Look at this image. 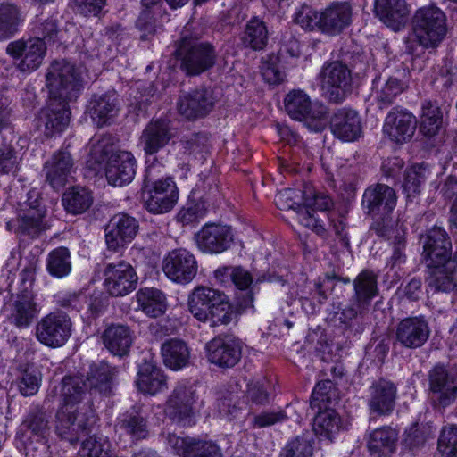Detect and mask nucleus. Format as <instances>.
Listing matches in <instances>:
<instances>
[{
    "mask_svg": "<svg viewBox=\"0 0 457 457\" xmlns=\"http://www.w3.org/2000/svg\"><path fill=\"white\" fill-rule=\"evenodd\" d=\"M105 348L113 355L123 357L129 354L134 341V334L127 325L111 324L101 336Z\"/></svg>",
    "mask_w": 457,
    "mask_h": 457,
    "instance_id": "f704fd0d",
    "label": "nucleus"
},
{
    "mask_svg": "<svg viewBox=\"0 0 457 457\" xmlns=\"http://www.w3.org/2000/svg\"><path fill=\"white\" fill-rule=\"evenodd\" d=\"M49 97L64 102L77 98L83 88V69L64 59L50 64L46 75Z\"/></svg>",
    "mask_w": 457,
    "mask_h": 457,
    "instance_id": "39448f33",
    "label": "nucleus"
},
{
    "mask_svg": "<svg viewBox=\"0 0 457 457\" xmlns=\"http://www.w3.org/2000/svg\"><path fill=\"white\" fill-rule=\"evenodd\" d=\"M112 445L108 437L90 436L79 449L77 457H112Z\"/></svg>",
    "mask_w": 457,
    "mask_h": 457,
    "instance_id": "864d4df0",
    "label": "nucleus"
},
{
    "mask_svg": "<svg viewBox=\"0 0 457 457\" xmlns=\"http://www.w3.org/2000/svg\"><path fill=\"white\" fill-rule=\"evenodd\" d=\"M428 393L431 405L445 410L457 400V370L442 363L428 372Z\"/></svg>",
    "mask_w": 457,
    "mask_h": 457,
    "instance_id": "0eeeda50",
    "label": "nucleus"
},
{
    "mask_svg": "<svg viewBox=\"0 0 457 457\" xmlns=\"http://www.w3.org/2000/svg\"><path fill=\"white\" fill-rule=\"evenodd\" d=\"M444 112L436 102L425 101L422 104L420 129L427 137H434L443 127Z\"/></svg>",
    "mask_w": 457,
    "mask_h": 457,
    "instance_id": "49530a36",
    "label": "nucleus"
},
{
    "mask_svg": "<svg viewBox=\"0 0 457 457\" xmlns=\"http://www.w3.org/2000/svg\"><path fill=\"white\" fill-rule=\"evenodd\" d=\"M305 191L286 188L278 192L274 198L275 204L280 210L296 212L299 223L306 228H322L321 218L315 210H309L303 205Z\"/></svg>",
    "mask_w": 457,
    "mask_h": 457,
    "instance_id": "6ab92c4d",
    "label": "nucleus"
},
{
    "mask_svg": "<svg viewBox=\"0 0 457 457\" xmlns=\"http://www.w3.org/2000/svg\"><path fill=\"white\" fill-rule=\"evenodd\" d=\"M397 395L396 386L390 380L379 378L369 387L367 400L370 414L386 416L393 412Z\"/></svg>",
    "mask_w": 457,
    "mask_h": 457,
    "instance_id": "a878e982",
    "label": "nucleus"
},
{
    "mask_svg": "<svg viewBox=\"0 0 457 457\" xmlns=\"http://www.w3.org/2000/svg\"><path fill=\"white\" fill-rule=\"evenodd\" d=\"M197 268L195 256L182 248L170 252L162 263L164 274L170 280L180 284L192 281L197 273Z\"/></svg>",
    "mask_w": 457,
    "mask_h": 457,
    "instance_id": "aec40b11",
    "label": "nucleus"
},
{
    "mask_svg": "<svg viewBox=\"0 0 457 457\" xmlns=\"http://www.w3.org/2000/svg\"><path fill=\"white\" fill-rule=\"evenodd\" d=\"M288 115L296 120L303 121L314 132L322 131L327 123L328 109L320 103H312L303 90H292L284 99Z\"/></svg>",
    "mask_w": 457,
    "mask_h": 457,
    "instance_id": "423d86ee",
    "label": "nucleus"
},
{
    "mask_svg": "<svg viewBox=\"0 0 457 457\" xmlns=\"http://www.w3.org/2000/svg\"><path fill=\"white\" fill-rule=\"evenodd\" d=\"M208 361L220 368L228 369L237 365L241 357L243 343L230 335H219L205 345Z\"/></svg>",
    "mask_w": 457,
    "mask_h": 457,
    "instance_id": "2eb2a0df",
    "label": "nucleus"
},
{
    "mask_svg": "<svg viewBox=\"0 0 457 457\" xmlns=\"http://www.w3.org/2000/svg\"><path fill=\"white\" fill-rule=\"evenodd\" d=\"M313 440L309 434H303L289 440L281 449L279 457H312Z\"/></svg>",
    "mask_w": 457,
    "mask_h": 457,
    "instance_id": "6e6d98bb",
    "label": "nucleus"
},
{
    "mask_svg": "<svg viewBox=\"0 0 457 457\" xmlns=\"http://www.w3.org/2000/svg\"><path fill=\"white\" fill-rule=\"evenodd\" d=\"M136 298L139 309L151 318L160 317L167 310L166 296L157 288H140L136 294Z\"/></svg>",
    "mask_w": 457,
    "mask_h": 457,
    "instance_id": "79ce46f5",
    "label": "nucleus"
},
{
    "mask_svg": "<svg viewBox=\"0 0 457 457\" xmlns=\"http://www.w3.org/2000/svg\"><path fill=\"white\" fill-rule=\"evenodd\" d=\"M174 57L180 70L188 77L199 76L214 67L217 52L212 44L195 36L183 35L176 41Z\"/></svg>",
    "mask_w": 457,
    "mask_h": 457,
    "instance_id": "7ed1b4c3",
    "label": "nucleus"
},
{
    "mask_svg": "<svg viewBox=\"0 0 457 457\" xmlns=\"http://www.w3.org/2000/svg\"><path fill=\"white\" fill-rule=\"evenodd\" d=\"M242 42L253 50H262L268 43V29L265 23L257 19H251L245 28Z\"/></svg>",
    "mask_w": 457,
    "mask_h": 457,
    "instance_id": "8fccbe9b",
    "label": "nucleus"
},
{
    "mask_svg": "<svg viewBox=\"0 0 457 457\" xmlns=\"http://www.w3.org/2000/svg\"><path fill=\"white\" fill-rule=\"evenodd\" d=\"M157 168V166H149L145 170L144 186L149 192L145 206L151 212L162 213L173 208L178 200V190L171 179L156 178Z\"/></svg>",
    "mask_w": 457,
    "mask_h": 457,
    "instance_id": "9d476101",
    "label": "nucleus"
},
{
    "mask_svg": "<svg viewBox=\"0 0 457 457\" xmlns=\"http://www.w3.org/2000/svg\"><path fill=\"white\" fill-rule=\"evenodd\" d=\"M17 219L21 222L20 228H46L52 226L46 220V210L38 202L36 190L29 191L28 200L19 210Z\"/></svg>",
    "mask_w": 457,
    "mask_h": 457,
    "instance_id": "e433bc0d",
    "label": "nucleus"
},
{
    "mask_svg": "<svg viewBox=\"0 0 457 457\" xmlns=\"http://www.w3.org/2000/svg\"><path fill=\"white\" fill-rule=\"evenodd\" d=\"M406 87L404 82L396 78H389L387 80L377 78L373 80L372 95L378 107L383 109L392 104Z\"/></svg>",
    "mask_w": 457,
    "mask_h": 457,
    "instance_id": "37998d69",
    "label": "nucleus"
},
{
    "mask_svg": "<svg viewBox=\"0 0 457 457\" xmlns=\"http://www.w3.org/2000/svg\"><path fill=\"white\" fill-rule=\"evenodd\" d=\"M91 193L85 187H73L62 196V204L67 212L79 214L86 212L92 204Z\"/></svg>",
    "mask_w": 457,
    "mask_h": 457,
    "instance_id": "3c124183",
    "label": "nucleus"
},
{
    "mask_svg": "<svg viewBox=\"0 0 457 457\" xmlns=\"http://www.w3.org/2000/svg\"><path fill=\"white\" fill-rule=\"evenodd\" d=\"M295 21L305 30L322 32L321 12L310 5L303 4L300 7L295 13Z\"/></svg>",
    "mask_w": 457,
    "mask_h": 457,
    "instance_id": "bf43d9fd",
    "label": "nucleus"
},
{
    "mask_svg": "<svg viewBox=\"0 0 457 457\" xmlns=\"http://www.w3.org/2000/svg\"><path fill=\"white\" fill-rule=\"evenodd\" d=\"M176 136V129L170 120H152L143 129L139 138L145 154L153 155L164 148Z\"/></svg>",
    "mask_w": 457,
    "mask_h": 457,
    "instance_id": "b1692460",
    "label": "nucleus"
},
{
    "mask_svg": "<svg viewBox=\"0 0 457 457\" xmlns=\"http://www.w3.org/2000/svg\"><path fill=\"white\" fill-rule=\"evenodd\" d=\"M319 79L323 96L331 103H342L352 90V71L342 62H326Z\"/></svg>",
    "mask_w": 457,
    "mask_h": 457,
    "instance_id": "1a4fd4ad",
    "label": "nucleus"
},
{
    "mask_svg": "<svg viewBox=\"0 0 457 457\" xmlns=\"http://www.w3.org/2000/svg\"><path fill=\"white\" fill-rule=\"evenodd\" d=\"M336 395L334 383L330 379L320 381L315 386L311 396V407L318 410L331 403L332 398Z\"/></svg>",
    "mask_w": 457,
    "mask_h": 457,
    "instance_id": "680f3d73",
    "label": "nucleus"
},
{
    "mask_svg": "<svg viewBox=\"0 0 457 457\" xmlns=\"http://www.w3.org/2000/svg\"><path fill=\"white\" fill-rule=\"evenodd\" d=\"M324 408L323 411L319 410L313 420V431L317 436L332 441L340 429L341 419L334 409Z\"/></svg>",
    "mask_w": 457,
    "mask_h": 457,
    "instance_id": "de8ad7c7",
    "label": "nucleus"
},
{
    "mask_svg": "<svg viewBox=\"0 0 457 457\" xmlns=\"http://www.w3.org/2000/svg\"><path fill=\"white\" fill-rule=\"evenodd\" d=\"M303 205L308 208L313 206L320 211V214L326 216L325 211H328L333 206L332 198L324 193H313L311 189L305 190Z\"/></svg>",
    "mask_w": 457,
    "mask_h": 457,
    "instance_id": "338daca9",
    "label": "nucleus"
},
{
    "mask_svg": "<svg viewBox=\"0 0 457 457\" xmlns=\"http://www.w3.org/2000/svg\"><path fill=\"white\" fill-rule=\"evenodd\" d=\"M115 373V368L105 361L93 364L87 377V389L89 388L102 395H109L112 391Z\"/></svg>",
    "mask_w": 457,
    "mask_h": 457,
    "instance_id": "c03bdc74",
    "label": "nucleus"
},
{
    "mask_svg": "<svg viewBox=\"0 0 457 457\" xmlns=\"http://www.w3.org/2000/svg\"><path fill=\"white\" fill-rule=\"evenodd\" d=\"M137 161L133 154L129 151H117L108 159L105 176L108 183L114 187H122L129 184L135 178Z\"/></svg>",
    "mask_w": 457,
    "mask_h": 457,
    "instance_id": "bb28decb",
    "label": "nucleus"
},
{
    "mask_svg": "<svg viewBox=\"0 0 457 457\" xmlns=\"http://www.w3.org/2000/svg\"><path fill=\"white\" fill-rule=\"evenodd\" d=\"M161 354L164 365L173 370H179L189 362V348L185 341L179 338L165 340L161 346Z\"/></svg>",
    "mask_w": 457,
    "mask_h": 457,
    "instance_id": "ea45409f",
    "label": "nucleus"
},
{
    "mask_svg": "<svg viewBox=\"0 0 457 457\" xmlns=\"http://www.w3.org/2000/svg\"><path fill=\"white\" fill-rule=\"evenodd\" d=\"M205 213L206 207L204 204L203 203H196L187 208H182L177 214V220L183 227L194 226Z\"/></svg>",
    "mask_w": 457,
    "mask_h": 457,
    "instance_id": "69168bd1",
    "label": "nucleus"
},
{
    "mask_svg": "<svg viewBox=\"0 0 457 457\" xmlns=\"http://www.w3.org/2000/svg\"><path fill=\"white\" fill-rule=\"evenodd\" d=\"M20 393L23 396H32L39 389L41 383V374L34 368H26L21 370L17 378Z\"/></svg>",
    "mask_w": 457,
    "mask_h": 457,
    "instance_id": "052dcab7",
    "label": "nucleus"
},
{
    "mask_svg": "<svg viewBox=\"0 0 457 457\" xmlns=\"http://www.w3.org/2000/svg\"><path fill=\"white\" fill-rule=\"evenodd\" d=\"M333 135L346 142L358 139L361 134V119L357 112L351 109H338L330 119Z\"/></svg>",
    "mask_w": 457,
    "mask_h": 457,
    "instance_id": "72a5a7b5",
    "label": "nucleus"
},
{
    "mask_svg": "<svg viewBox=\"0 0 457 457\" xmlns=\"http://www.w3.org/2000/svg\"><path fill=\"white\" fill-rule=\"evenodd\" d=\"M167 444L179 457H222L220 448L212 441L168 434Z\"/></svg>",
    "mask_w": 457,
    "mask_h": 457,
    "instance_id": "393cba45",
    "label": "nucleus"
},
{
    "mask_svg": "<svg viewBox=\"0 0 457 457\" xmlns=\"http://www.w3.org/2000/svg\"><path fill=\"white\" fill-rule=\"evenodd\" d=\"M74 170V160L67 149H60L55 152L44 165L46 181L56 190L68 183Z\"/></svg>",
    "mask_w": 457,
    "mask_h": 457,
    "instance_id": "c756f323",
    "label": "nucleus"
},
{
    "mask_svg": "<svg viewBox=\"0 0 457 457\" xmlns=\"http://www.w3.org/2000/svg\"><path fill=\"white\" fill-rule=\"evenodd\" d=\"M46 51V43L40 37L15 40L6 46V53L18 61L17 68L22 72L36 71L42 64Z\"/></svg>",
    "mask_w": 457,
    "mask_h": 457,
    "instance_id": "4468645a",
    "label": "nucleus"
},
{
    "mask_svg": "<svg viewBox=\"0 0 457 457\" xmlns=\"http://www.w3.org/2000/svg\"><path fill=\"white\" fill-rule=\"evenodd\" d=\"M138 389L145 394L155 395L167 388L163 371L150 362L143 363L137 372Z\"/></svg>",
    "mask_w": 457,
    "mask_h": 457,
    "instance_id": "a19ab883",
    "label": "nucleus"
},
{
    "mask_svg": "<svg viewBox=\"0 0 457 457\" xmlns=\"http://www.w3.org/2000/svg\"><path fill=\"white\" fill-rule=\"evenodd\" d=\"M207 137L202 134H193L180 140L183 153L187 155H196L206 149Z\"/></svg>",
    "mask_w": 457,
    "mask_h": 457,
    "instance_id": "774afa93",
    "label": "nucleus"
},
{
    "mask_svg": "<svg viewBox=\"0 0 457 457\" xmlns=\"http://www.w3.org/2000/svg\"><path fill=\"white\" fill-rule=\"evenodd\" d=\"M94 422V411L87 404L76 408L62 405L56 412L55 432L61 439L74 444Z\"/></svg>",
    "mask_w": 457,
    "mask_h": 457,
    "instance_id": "6e6552de",
    "label": "nucleus"
},
{
    "mask_svg": "<svg viewBox=\"0 0 457 457\" xmlns=\"http://www.w3.org/2000/svg\"><path fill=\"white\" fill-rule=\"evenodd\" d=\"M427 268L428 269L427 282L432 291V299L438 303L440 293H445L447 295L445 305H452L453 299L449 296V294L457 288L455 272L446 262L427 266Z\"/></svg>",
    "mask_w": 457,
    "mask_h": 457,
    "instance_id": "7c9ffc66",
    "label": "nucleus"
},
{
    "mask_svg": "<svg viewBox=\"0 0 457 457\" xmlns=\"http://www.w3.org/2000/svg\"><path fill=\"white\" fill-rule=\"evenodd\" d=\"M353 297L359 302V305L370 308L372 299L378 294L377 275L370 270H364L353 279Z\"/></svg>",
    "mask_w": 457,
    "mask_h": 457,
    "instance_id": "a18cd8bd",
    "label": "nucleus"
},
{
    "mask_svg": "<svg viewBox=\"0 0 457 457\" xmlns=\"http://www.w3.org/2000/svg\"><path fill=\"white\" fill-rule=\"evenodd\" d=\"M428 173V169L422 164H415L406 170L403 187L407 197L420 193V186L426 181Z\"/></svg>",
    "mask_w": 457,
    "mask_h": 457,
    "instance_id": "4d7b16f0",
    "label": "nucleus"
},
{
    "mask_svg": "<svg viewBox=\"0 0 457 457\" xmlns=\"http://www.w3.org/2000/svg\"><path fill=\"white\" fill-rule=\"evenodd\" d=\"M72 322L67 313L54 311L42 317L35 328V336L39 343L50 347L63 346L71 336Z\"/></svg>",
    "mask_w": 457,
    "mask_h": 457,
    "instance_id": "9b49d317",
    "label": "nucleus"
},
{
    "mask_svg": "<svg viewBox=\"0 0 457 457\" xmlns=\"http://www.w3.org/2000/svg\"><path fill=\"white\" fill-rule=\"evenodd\" d=\"M195 240L201 251L220 253L230 247L234 237L230 230H198Z\"/></svg>",
    "mask_w": 457,
    "mask_h": 457,
    "instance_id": "58836bf2",
    "label": "nucleus"
},
{
    "mask_svg": "<svg viewBox=\"0 0 457 457\" xmlns=\"http://www.w3.org/2000/svg\"><path fill=\"white\" fill-rule=\"evenodd\" d=\"M87 390V382L81 377L66 376L62 380L61 397L62 405L80 407L79 405L82 401Z\"/></svg>",
    "mask_w": 457,
    "mask_h": 457,
    "instance_id": "09e8293b",
    "label": "nucleus"
},
{
    "mask_svg": "<svg viewBox=\"0 0 457 457\" xmlns=\"http://www.w3.org/2000/svg\"><path fill=\"white\" fill-rule=\"evenodd\" d=\"M21 426L30 434V437L36 439L37 447L32 446V442L28 449L46 453L48 448V438L51 434V413L41 406L32 407L24 418Z\"/></svg>",
    "mask_w": 457,
    "mask_h": 457,
    "instance_id": "5701e85b",
    "label": "nucleus"
},
{
    "mask_svg": "<svg viewBox=\"0 0 457 457\" xmlns=\"http://www.w3.org/2000/svg\"><path fill=\"white\" fill-rule=\"evenodd\" d=\"M116 433L128 436L132 444L145 440L150 435L149 422L140 408H132L120 414L114 425Z\"/></svg>",
    "mask_w": 457,
    "mask_h": 457,
    "instance_id": "c85d7f7f",
    "label": "nucleus"
},
{
    "mask_svg": "<svg viewBox=\"0 0 457 457\" xmlns=\"http://www.w3.org/2000/svg\"><path fill=\"white\" fill-rule=\"evenodd\" d=\"M434 436V429L428 423H414L405 432L404 445L411 449L422 446L429 438Z\"/></svg>",
    "mask_w": 457,
    "mask_h": 457,
    "instance_id": "13d9d810",
    "label": "nucleus"
},
{
    "mask_svg": "<svg viewBox=\"0 0 457 457\" xmlns=\"http://www.w3.org/2000/svg\"><path fill=\"white\" fill-rule=\"evenodd\" d=\"M195 390L190 386L179 383L166 402V415L182 426H190L195 415Z\"/></svg>",
    "mask_w": 457,
    "mask_h": 457,
    "instance_id": "dca6fc26",
    "label": "nucleus"
},
{
    "mask_svg": "<svg viewBox=\"0 0 457 457\" xmlns=\"http://www.w3.org/2000/svg\"><path fill=\"white\" fill-rule=\"evenodd\" d=\"M411 33L405 40L409 44L412 39L426 49L437 47L447 33L446 16L436 4L417 9L411 21Z\"/></svg>",
    "mask_w": 457,
    "mask_h": 457,
    "instance_id": "20e7f679",
    "label": "nucleus"
},
{
    "mask_svg": "<svg viewBox=\"0 0 457 457\" xmlns=\"http://www.w3.org/2000/svg\"><path fill=\"white\" fill-rule=\"evenodd\" d=\"M120 111V98L114 91L95 95L89 103V112L97 127L113 123Z\"/></svg>",
    "mask_w": 457,
    "mask_h": 457,
    "instance_id": "2f4dec72",
    "label": "nucleus"
},
{
    "mask_svg": "<svg viewBox=\"0 0 457 457\" xmlns=\"http://www.w3.org/2000/svg\"><path fill=\"white\" fill-rule=\"evenodd\" d=\"M216 102L213 91L201 87L189 91H180L176 108L183 119L196 120L206 117L213 110Z\"/></svg>",
    "mask_w": 457,
    "mask_h": 457,
    "instance_id": "f8f14e48",
    "label": "nucleus"
},
{
    "mask_svg": "<svg viewBox=\"0 0 457 457\" xmlns=\"http://www.w3.org/2000/svg\"><path fill=\"white\" fill-rule=\"evenodd\" d=\"M71 111L68 102L49 97L46 107L36 116V129L46 137L50 138L62 133L69 126Z\"/></svg>",
    "mask_w": 457,
    "mask_h": 457,
    "instance_id": "ddd939ff",
    "label": "nucleus"
},
{
    "mask_svg": "<svg viewBox=\"0 0 457 457\" xmlns=\"http://www.w3.org/2000/svg\"><path fill=\"white\" fill-rule=\"evenodd\" d=\"M104 288L114 297L124 296L134 291L138 280L134 268L126 262L108 263L104 270Z\"/></svg>",
    "mask_w": 457,
    "mask_h": 457,
    "instance_id": "a211bd4d",
    "label": "nucleus"
},
{
    "mask_svg": "<svg viewBox=\"0 0 457 457\" xmlns=\"http://www.w3.org/2000/svg\"><path fill=\"white\" fill-rule=\"evenodd\" d=\"M420 241L426 266L444 264L452 253V242L445 230H426Z\"/></svg>",
    "mask_w": 457,
    "mask_h": 457,
    "instance_id": "4be33fe9",
    "label": "nucleus"
},
{
    "mask_svg": "<svg viewBox=\"0 0 457 457\" xmlns=\"http://www.w3.org/2000/svg\"><path fill=\"white\" fill-rule=\"evenodd\" d=\"M416 123L410 112L394 108L386 117L383 131L391 141L402 145L411 139Z\"/></svg>",
    "mask_w": 457,
    "mask_h": 457,
    "instance_id": "cd10ccee",
    "label": "nucleus"
},
{
    "mask_svg": "<svg viewBox=\"0 0 457 457\" xmlns=\"http://www.w3.org/2000/svg\"><path fill=\"white\" fill-rule=\"evenodd\" d=\"M397 442V430L384 426L370 432L367 447L371 457H389L395 452Z\"/></svg>",
    "mask_w": 457,
    "mask_h": 457,
    "instance_id": "4c0bfd02",
    "label": "nucleus"
},
{
    "mask_svg": "<svg viewBox=\"0 0 457 457\" xmlns=\"http://www.w3.org/2000/svg\"><path fill=\"white\" fill-rule=\"evenodd\" d=\"M34 282V268L28 266L22 269L19 274L18 290L12 295L6 306V319L17 328H29L40 313L41 307L33 290Z\"/></svg>",
    "mask_w": 457,
    "mask_h": 457,
    "instance_id": "f03ea898",
    "label": "nucleus"
},
{
    "mask_svg": "<svg viewBox=\"0 0 457 457\" xmlns=\"http://www.w3.org/2000/svg\"><path fill=\"white\" fill-rule=\"evenodd\" d=\"M188 310L200 322L212 328L228 326L237 319L228 297L220 290L199 286L188 297Z\"/></svg>",
    "mask_w": 457,
    "mask_h": 457,
    "instance_id": "f257e3e1",
    "label": "nucleus"
},
{
    "mask_svg": "<svg viewBox=\"0 0 457 457\" xmlns=\"http://www.w3.org/2000/svg\"><path fill=\"white\" fill-rule=\"evenodd\" d=\"M46 269L55 278H63L71 270V253L68 248L61 246L48 254Z\"/></svg>",
    "mask_w": 457,
    "mask_h": 457,
    "instance_id": "5fc2aeb1",
    "label": "nucleus"
},
{
    "mask_svg": "<svg viewBox=\"0 0 457 457\" xmlns=\"http://www.w3.org/2000/svg\"><path fill=\"white\" fill-rule=\"evenodd\" d=\"M353 8L347 2H335L321 11L322 33L340 34L352 22Z\"/></svg>",
    "mask_w": 457,
    "mask_h": 457,
    "instance_id": "473e14b6",
    "label": "nucleus"
},
{
    "mask_svg": "<svg viewBox=\"0 0 457 457\" xmlns=\"http://www.w3.org/2000/svg\"><path fill=\"white\" fill-rule=\"evenodd\" d=\"M21 21V12L15 4H0V39L12 37L18 31Z\"/></svg>",
    "mask_w": 457,
    "mask_h": 457,
    "instance_id": "603ef678",
    "label": "nucleus"
},
{
    "mask_svg": "<svg viewBox=\"0 0 457 457\" xmlns=\"http://www.w3.org/2000/svg\"><path fill=\"white\" fill-rule=\"evenodd\" d=\"M431 329L423 315L407 317L395 326V341L403 348L416 350L426 345Z\"/></svg>",
    "mask_w": 457,
    "mask_h": 457,
    "instance_id": "f3484780",
    "label": "nucleus"
},
{
    "mask_svg": "<svg viewBox=\"0 0 457 457\" xmlns=\"http://www.w3.org/2000/svg\"><path fill=\"white\" fill-rule=\"evenodd\" d=\"M261 73L269 84H279L284 79V73L280 71L277 56H269L266 60H262Z\"/></svg>",
    "mask_w": 457,
    "mask_h": 457,
    "instance_id": "0e129e2a",
    "label": "nucleus"
},
{
    "mask_svg": "<svg viewBox=\"0 0 457 457\" xmlns=\"http://www.w3.org/2000/svg\"><path fill=\"white\" fill-rule=\"evenodd\" d=\"M438 450L447 457H457V427L445 428L438 439Z\"/></svg>",
    "mask_w": 457,
    "mask_h": 457,
    "instance_id": "e2e57ef3",
    "label": "nucleus"
},
{
    "mask_svg": "<svg viewBox=\"0 0 457 457\" xmlns=\"http://www.w3.org/2000/svg\"><path fill=\"white\" fill-rule=\"evenodd\" d=\"M395 190L385 184L369 187L362 196V206L367 213L376 219H384L396 205Z\"/></svg>",
    "mask_w": 457,
    "mask_h": 457,
    "instance_id": "412c9836",
    "label": "nucleus"
},
{
    "mask_svg": "<svg viewBox=\"0 0 457 457\" xmlns=\"http://www.w3.org/2000/svg\"><path fill=\"white\" fill-rule=\"evenodd\" d=\"M374 12L387 27L399 30L404 26L410 11L405 0H375Z\"/></svg>",
    "mask_w": 457,
    "mask_h": 457,
    "instance_id": "c9c22d12",
    "label": "nucleus"
}]
</instances>
